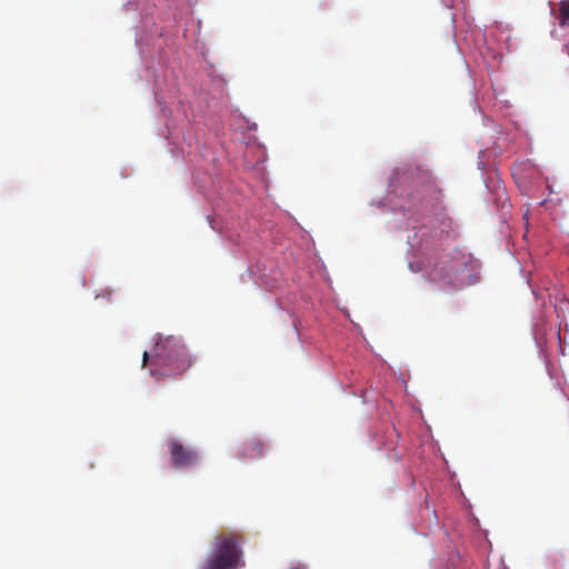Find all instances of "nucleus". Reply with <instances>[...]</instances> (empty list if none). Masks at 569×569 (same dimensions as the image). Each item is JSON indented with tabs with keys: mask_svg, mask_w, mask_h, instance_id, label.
Here are the masks:
<instances>
[{
	"mask_svg": "<svg viewBox=\"0 0 569 569\" xmlns=\"http://www.w3.org/2000/svg\"><path fill=\"white\" fill-rule=\"evenodd\" d=\"M559 23L561 27L569 26V0L559 3Z\"/></svg>",
	"mask_w": 569,
	"mask_h": 569,
	"instance_id": "obj_7",
	"label": "nucleus"
},
{
	"mask_svg": "<svg viewBox=\"0 0 569 569\" xmlns=\"http://www.w3.org/2000/svg\"><path fill=\"white\" fill-rule=\"evenodd\" d=\"M567 51H568V54H569V47H567Z\"/></svg>",
	"mask_w": 569,
	"mask_h": 569,
	"instance_id": "obj_9",
	"label": "nucleus"
},
{
	"mask_svg": "<svg viewBox=\"0 0 569 569\" xmlns=\"http://www.w3.org/2000/svg\"><path fill=\"white\" fill-rule=\"evenodd\" d=\"M264 442L258 438H252L244 441L240 448V457L248 459L260 458L264 453Z\"/></svg>",
	"mask_w": 569,
	"mask_h": 569,
	"instance_id": "obj_6",
	"label": "nucleus"
},
{
	"mask_svg": "<svg viewBox=\"0 0 569 569\" xmlns=\"http://www.w3.org/2000/svg\"><path fill=\"white\" fill-rule=\"evenodd\" d=\"M150 370L151 376L169 377L184 372L192 365V359L182 340L176 336L159 335L153 348Z\"/></svg>",
	"mask_w": 569,
	"mask_h": 569,
	"instance_id": "obj_1",
	"label": "nucleus"
},
{
	"mask_svg": "<svg viewBox=\"0 0 569 569\" xmlns=\"http://www.w3.org/2000/svg\"><path fill=\"white\" fill-rule=\"evenodd\" d=\"M149 361V352L144 351L142 357V367H146Z\"/></svg>",
	"mask_w": 569,
	"mask_h": 569,
	"instance_id": "obj_8",
	"label": "nucleus"
},
{
	"mask_svg": "<svg viewBox=\"0 0 569 569\" xmlns=\"http://www.w3.org/2000/svg\"><path fill=\"white\" fill-rule=\"evenodd\" d=\"M412 182L416 183V189L411 193L412 198L425 201L438 194V190L432 181V176L427 170H418L415 178H412Z\"/></svg>",
	"mask_w": 569,
	"mask_h": 569,
	"instance_id": "obj_4",
	"label": "nucleus"
},
{
	"mask_svg": "<svg viewBox=\"0 0 569 569\" xmlns=\"http://www.w3.org/2000/svg\"><path fill=\"white\" fill-rule=\"evenodd\" d=\"M242 536L234 531L218 533L212 549L201 569H240L246 566L242 550Z\"/></svg>",
	"mask_w": 569,
	"mask_h": 569,
	"instance_id": "obj_2",
	"label": "nucleus"
},
{
	"mask_svg": "<svg viewBox=\"0 0 569 569\" xmlns=\"http://www.w3.org/2000/svg\"><path fill=\"white\" fill-rule=\"evenodd\" d=\"M171 465L176 469L194 467L199 461V455L190 447H186L177 440L169 442Z\"/></svg>",
	"mask_w": 569,
	"mask_h": 569,
	"instance_id": "obj_3",
	"label": "nucleus"
},
{
	"mask_svg": "<svg viewBox=\"0 0 569 569\" xmlns=\"http://www.w3.org/2000/svg\"><path fill=\"white\" fill-rule=\"evenodd\" d=\"M427 278L433 283L450 286L453 281L455 269L449 260L431 263L426 268Z\"/></svg>",
	"mask_w": 569,
	"mask_h": 569,
	"instance_id": "obj_5",
	"label": "nucleus"
}]
</instances>
